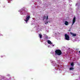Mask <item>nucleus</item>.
<instances>
[{"label":"nucleus","instance_id":"12","mask_svg":"<svg viewBox=\"0 0 80 80\" xmlns=\"http://www.w3.org/2000/svg\"><path fill=\"white\" fill-rule=\"evenodd\" d=\"M70 34H71V35H73V33L72 32H70Z\"/></svg>","mask_w":80,"mask_h":80},{"label":"nucleus","instance_id":"7","mask_svg":"<svg viewBox=\"0 0 80 80\" xmlns=\"http://www.w3.org/2000/svg\"><path fill=\"white\" fill-rule=\"evenodd\" d=\"M39 38H42V34H39Z\"/></svg>","mask_w":80,"mask_h":80},{"label":"nucleus","instance_id":"9","mask_svg":"<svg viewBox=\"0 0 80 80\" xmlns=\"http://www.w3.org/2000/svg\"><path fill=\"white\" fill-rule=\"evenodd\" d=\"M74 68L73 67L70 68H69L70 70H74Z\"/></svg>","mask_w":80,"mask_h":80},{"label":"nucleus","instance_id":"14","mask_svg":"<svg viewBox=\"0 0 80 80\" xmlns=\"http://www.w3.org/2000/svg\"><path fill=\"white\" fill-rule=\"evenodd\" d=\"M2 56H1V58H2Z\"/></svg>","mask_w":80,"mask_h":80},{"label":"nucleus","instance_id":"3","mask_svg":"<svg viewBox=\"0 0 80 80\" xmlns=\"http://www.w3.org/2000/svg\"><path fill=\"white\" fill-rule=\"evenodd\" d=\"M30 16H27L26 18V20H24V21L26 22L27 23H28V22L29 20L30 19Z\"/></svg>","mask_w":80,"mask_h":80},{"label":"nucleus","instance_id":"6","mask_svg":"<svg viewBox=\"0 0 80 80\" xmlns=\"http://www.w3.org/2000/svg\"><path fill=\"white\" fill-rule=\"evenodd\" d=\"M48 44H52V42L50 40H48Z\"/></svg>","mask_w":80,"mask_h":80},{"label":"nucleus","instance_id":"4","mask_svg":"<svg viewBox=\"0 0 80 80\" xmlns=\"http://www.w3.org/2000/svg\"><path fill=\"white\" fill-rule=\"evenodd\" d=\"M75 22H76V17H74L72 20V25H73L74 23H75Z\"/></svg>","mask_w":80,"mask_h":80},{"label":"nucleus","instance_id":"8","mask_svg":"<svg viewBox=\"0 0 80 80\" xmlns=\"http://www.w3.org/2000/svg\"><path fill=\"white\" fill-rule=\"evenodd\" d=\"M65 24L66 25H68V22L67 21H65Z\"/></svg>","mask_w":80,"mask_h":80},{"label":"nucleus","instance_id":"13","mask_svg":"<svg viewBox=\"0 0 80 80\" xmlns=\"http://www.w3.org/2000/svg\"><path fill=\"white\" fill-rule=\"evenodd\" d=\"M48 21H47L45 23V24H46L47 25V24H48Z\"/></svg>","mask_w":80,"mask_h":80},{"label":"nucleus","instance_id":"16","mask_svg":"<svg viewBox=\"0 0 80 80\" xmlns=\"http://www.w3.org/2000/svg\"><path fill=\"white\" fill-rule=\"evenodd\" d=\"M53 46H54V45H53Z\"/></svg>","mask_w":80,"mask_h":80},{"label":"nucleus","instance_id":"10","mask_svg":"<svg viewBox=\"0 0 80 80\" xmlns=\"http://www.w3.org/2000/svg\"><path fill=\"white\" fill-rule=\"evenodd\" d=\"M76 35H77V34H76L73 33L72 35V36L73 37H76Z\"/></svg>","mask_w":80,"mask_h":80},{"label":"nucleus","instance_id":"1","mask_svg":"<svg viewBox=\"0 0 80 80\" xmlns=\"http://www.w3.org/2000/svg\"><path fill=\"white\" fill-rule=\"evenodd\" d=\"M62 54V52L60 49H57L55 51V55L60 56Z\"/></svg>","mask_w":80,"mask_h":80},{"label":"nucleus","instance_id":"5","mask_svg":"<svg viewBox=\"0 0 80 80\" xmlns=\"http://www.w3.org/2000/svg\"><path fill=\"white\" fill-rule=\"evenodd\" d=\"M48 16H47V18H46V16H44L43 17V20H44L45 18H46V20H48Z\"/></svg>","mask_w":80,"mask_h":80},{"label":"nucleus","instance_id":"15","mask_svg":"<svg viewBox=\"0 0 80 80\" xmlns=\"http://www.w3.org/2000/svg\"><path fill=\"white\" fill-rule=\"evenodd\" d=\"M79 53H80V51H79Z\"/></svg>","mask_w":80,"mask_h":80},{"label":"nucleus","instance_id":"2","mask_svg":"<svg viewBox=\"0 0 80 80\" xmlns=\"http://www.w3.org/2000/svg\"><path fill=\"white\" fill-rule=\"evenodd\" d=\"M65 38L66 40H70V37H69V35H67V34H65Z\"/></svg>","mask_w":80,"mask_h":80},{"label":"nucleus","instance_id":"11","mask_svg":"<svg viewBox=\"0 0 80 80\" xmlns=\"http://www.w3.org/2000/svg\"><path fill=\"white\" fill-rule=\"evenodd\" d=\"M71 66H73L74 64L73 63H72L71 64Z\"/></svg>","mask_w":80,"mask_h":80}]
</instances>
